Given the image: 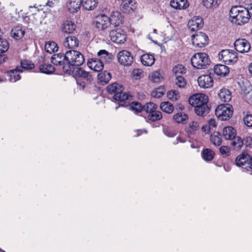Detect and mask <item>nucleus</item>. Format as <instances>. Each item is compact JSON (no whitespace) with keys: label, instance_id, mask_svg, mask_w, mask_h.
<instances>
[{"label":"nucleus","instance_id":"15","mask_svg":"<svg viewBox=\"0 0 252 252\" xmlns=\"http://www.w3.org/2000/svg\"><path fill=\"white\" fill-rule=\"evenodd\" d=\"M203 25L202 19L199 16H194L188 22V26L191 31H196L200 29Z\"/></svg>","mask_w":252,"mask_h":252},{"label":"nucleus","instance_id":"61","mask_svg":"<svg viewBox=\"0 0 252 252\" xmlns=\"http://www.w3.org/2000/svg\"><path fill=\"white\" fill-rule=\"evenodd\" d=\"M135 132L137 133V136H140L143 133H147V131L146 130H137Z\"/></svg>","mask_w":252,"mask_h":252},{"label":"nucleus","instance_id":"37","mask_svg":"<svg viewBox=\"0 0 252 252\" xmlns=\"http://www.w3.org/2000/svg\"><path fill=\"white\" fill-rule=\"evenodd\" d=\"M163 78L162 75L158 71L152 72L149 75V79L154 83H159Z\"/></svg>","mask_w":252,"mask_h":252},{"label":"nucleus","instance_id":"31","mask_svg":"<svg viewBox=\"0 0 252 252\" xmlns=\"http://www.w3.org/2000/svg\"><path fill=\"white\" fill-rule=\"evenodd\" d=\"M70 75H76L79 77L87 79V80H89L91 78L89 73L86 71L83 68L79 67V66L76 67L74 72Z\"/></svg>","mask_w":252,"mask_h":252},{"label":"nucleus","instance_id":"63","mask_svg":"<svg viewBox=\"0 0 252 252\" xmlns=\"http://www.w3.org/2000/svg\"><path fill=\"white\" fill-rule=\"evenodd\" d=\"M120 4L124 3L125 2L127 1L128 0H116Z\"/></svg>","mask_w":252,"mask_h":252},{"label":"nucleus","instance_id":"20","mask_svg":"<svg viewBox=\"0 0 252 252\" xmlns=\"http://www.w3.org/2000/svg\"><path fill=\"white\" fill-rule=\"evenodd\" d=\"M109 19L110 24L115 27L119 26L123 22V18L121 12L117 11L111 13Z\"/></svg>","mask_w":252,"mask_h":252},{"label":"nucleus","instance_id":"45","mask_svg":"<svg viewBox=\"0 0 252 252\" xmlns=\"http://www.w3.org/2000/svg\"><path fill=\"white\" fill-rule=\"evenodd\" d=\"M231 144L235 150H240L244 144V141L240 137H235Z\"/></svg>","mask_w":252,"mask_h":252},{"label":"nucleus","instance_id":"4","mask_svg":"<svg viewBox=\"0 0 252 252\" xmlns=\"http://www.w3.org/2000/svg\"><path fill=\"white\" fill-rule=\"evenodd\" d=\"M193 66L198 69L205 68L209 64L208 55L205 53H198L194 55L191 59Z\"/></svg>","mask_w":252,"mask_h":252},{"label":"nucleus","instance_id":"47","mask_svg":"<svg viewBox=\"0 0 252 252\" xmlns=\"http://www.w3.org/2000/svg\"><path fill=\"white\" fill-rule=\"evenodd\" d=\"M175 84L180 88H184L187 85L185 78L181 75H177L176 77Z\"/></svg>","mask_w":252,"mask_h":252},{"label":"nucleus","instance_id":"18","mask_svg":"<svg viewBox=\"0 0 252 252\" xmlns=\"http://www.w3.org/2000/svg\"><path fill=\"white\" fill-rule=\"evenodd\" d=\"M87 64L89 68L96 72L101 71L104 67L102 61L95 58L89 59Z\"/></svg>","mask_w":252,"mask_h":252},{"label":"nucleus","instance_id":"19","mask_svg":"<svg viewBox=\"0 0 252 252\" xmlns=\"http://www.w3.org/2000/svg\"><path fill=\"white\" fill-rule=\"evenodd\" d=\"M75 25L69 19L63 20L61 25V31L65 33H71L75 30Z\"/></svg>","mask_w":252,"mask_h":252},{"label":"nucleus","instance_id":"42","mask_svg":"<svg viewBox=\"0 0 252 252\" xmlns=\"http://www.w3.org/2000/svg\"><path fill=\"white\" fill-rule=\"evenodd\" d=\"M41 72L49 74H51L55 71V68L53 65L50 64H42L39 67Z\"/></svg>","mask_w":252,"mask_h":252},{"label":"nucleus","instance_id":"46","mask_svg":"<svg viewBox=\"0 0 252 252\" xmlns=\"http://www.w3.org/2000/svg\"><path fill=\"white\" fill-rule=\"evenodd\" d=\"M162 117V114L158 111H155L149 114L148 118L152 121H156L160 120Z\"/></svg>","mask_w":252,"mask_h":252},{"label":"nucleus","instance_id":"8","mask_svg":"<svg viewBox=\"0 0 252 252\" xmlns=\"http://www.w3.org/2000/svg\"><path fill=\"white\" fill-rule=\"evenodd\" d=\"M119 63L124 66H129L133 62V57L130 52L126 50L120 51L117 55Z\"/></svg>","mask_w":252,"mask_h":252},{"label":"nucleus","instance_id":"1","mask_svg":"<svg viewBox=\"0 0 252 252\" xmlns=\"http://www.w3.org/2000/svg\"><path fill=\"white\" fill-rule=\"evenodd\" d=\"M66 64L63 66V71L68 74L74 72L76 67L81 66L85 61L84 56L76 50H69L65 54Z\"/></svg>","mask_w":252,"mask_h":252},{"label":"nucleus","instance_id":"14","mask_svg":"<svg viewBox=\"0 0 252 252\" xmlns=\"http://www.w3.org/2000/svg\"><path fill=\"white\" fill-rule=\"evenodd\" d=\"M234 47L237 51L241 53H245L250 51L251 45L245 39H238L234 42Z\"/></svg>","mask_w":252,"mask_h":252},{"label":"nucleus","instance_id":"49","mask_svg":"<svg viewBox=\"0 0 252 252\" xmlns=\"http://www.w3.org/2000/svg\"><path fill=\"white\" fill-rule=\"evenodd\" d=\"M167 96L169 99L175 101L180 98V95L178 92L172 90L167 92Z\"/></svg>","mask_w":252,"mask_h":252},{"label":"nucleus","instance_id":"27","mask_svg":"<svg viewBox=\"0 0 252 252\" xmlns=\"http://www.w3.org/2000/svg\"><path fill=\"white\" fill-rule=\"evenodd\" d=\"M82 7L87 10H92L96 7L98 0H81Z\"/></svg>","mask_w":252,"mask_h":252},{"label":"nucleus","instance_id":"24","mask_svg":"<svg viewBox=\"0 0 252 252\" xmlns=\"http://www.w3.org/2000/svg\"><path fill=\"white\" fill-rule=\"evenodd\" d=\"M23 72V70L20 69V67H17L14 70H10L7 72V77L8 80L11 82H15L20 79V72Z\"/></svg>","mask_w":252,"mask_h":252},{"label":"nucleus","instance_id":"34","mask_svg":"<svg viewBox=\"0 0 252 252\" xmlns=\"http://www.w3.org/2000/svg\"><path fill=\"white\" fill-rule=\"evenodd\" d=\"M195 112L198 116H204L206 115L209 111V108L207 103L203 105L196 106L194 109Z\"/></svg>","mask_w":252,"mask_h":252},{"label":"nucleus","instance_id":"39","mask_svg":"<svg viewBox=\"0 0 252 252\" xmlns=\"http://www.w3.org/2000/svg\"><path fill=\"white\" fill-rule=\"evenodd\" d=\"M202 157L205 161H211L214 157V153L211 149H205L202 152Z\"/></svg>","mask_w":252,"mask_h":252},{"label":"nucleus","instance_id":"60","mask_svg":"<svg viewBox=\"0 0 252 252\" xmlns=\"http://www.w3.org/2000/svg\"><path fill=\"white\" fill-rule=\"evenodd\" d=\"M208 124L210 126L214 127H216L217 126L216 122L215 120H214L213 119H211L210 120H209L208 121Z\"/></svg>","mask_w":252,"mask_h":252},{"label":"nucleus","instance_id":"58","mask_svg":"<svg viewBox=\"0 0 252 252\" xmlns=\"http://www.w3.org/2000/svg\"><path fill=\"white\" fill-rule=\"evenodd\" d=\"M245 144L247 147H252V137L251 136L247 137L244 140Z\"/></svg>","mask_w":252,"mask_h":252},{"label":"nucleus","instance_id":"22","mask_svg":"<svg viewBox=\"0 0 252 252\" xmlns=\"http://www.w3.org/2000/svg\"><path fill=\"white\" fill-rule=\"evenodd\" d=\"M214 73L221 77L226 76L229 72V68L223 64H217L214 67Z\"/></svg>","mask_w":252,"mask_h":252},{"label":"nucleus","instance_id":"29","mask_svg":"<svg viewBox=\"0 0 252 252\" xmlns=\"http://www.w3.org/2000/svg\"><path fill=\"white\" fill-rule=\"evenodd\" d=\"M218 95L221 101L224 102H229L232 98L231 92L225 88L221 89Z\"/></svg>","mask_w":252,"mask_h":252},{"label":"nucleus","instance_id":"41","mask_svg":"<svg viewBox=\"0 0 252 252\" xmlns=\"http://www.w3.org/2000/svg\"><path fill=\"white\" fill-rule=\"evenodd\" d=\"M220 0H203V5L207 8L217 7L220 4Z\"/></svg>","mask_w":252,"mask_h":252},{"label":"nucleus","instance_id":"64","mask_svg":"<svg viewBox=\"0 0 252 252\" xmlns=\"http://www.w3.org/2000/svg\"><path fill=\"white\" fill-rule=\"evenodd\" d=\"M249 11L250 12V16H251V18L252 20V6L249 9Z\"/></svg>","mask_w":252,"mask_h":252},{"label":"nucleus","instance_id":"59","mask_svg":"<svg viewBox=\"0 0 252 252\" xmlns=\"http://www.w3.org/2000/svg\"><path fill=\"white\" fill-rule=\"evenodd\" d=\"M58 3V0H48L46 5L50 7H54Z\"/></svg>","mask_w":252,"mask_h":252},{"label":"nucleus","instance_id":"28","mask_svg":"<svg viewBox=\"0 0 252 252\" xmlns=\"http://www.w3.org/2000/svg\"><path fill=\"white\" fill-rule=\"evenodd\" d=\"M51 62L54 64L56 65H64V63H65V62H66L65 54H57L53 55L51 58Z\"/></svg>","mask_w":252,"mask_h":252},{"label":"nucleus","instance_id":"55","mask_svg":"<svg viewBox=\"0 0 252 252\" xmlns=\"http://www.w3.org/2000/svg\"><path fill=\"white\" fill-rule=\"evenodd\" d=\"M244 122L247 126H252V114L247 115L244 118Z\"/></svg>","mask_w":252,"mask_h":252},{"label":"nucleus","instance_id":"32","mask_svg":"<svg viewBox=\"0 0 252 252\" xmlns=\"http://www.w3.org/2000/svg\"><path fill=\"white\" fill-rule=\"evenodd\" d=\"M199 123L197 121H192L189 123L188 126L186 129V131L188 134L193 135L199 130Z\"/></svg>","mask_w":252,"mask_h":252},{"label":"nucleus","instance_id":"62","mask_svg":"<svg viewBox=\"0 0 252 252\" xmlns=\"http://www.w3.org/2000/svg\"><path fill=\"white\" fill-rule=\"evenodd\" d=\"M248 68L250 73L252 74V63L249 64Z\"/></svg>","mask_w":252,"mask_h":252},{"label":"nucleus","instance_id":"11","mask_svg":"<svg viewBox=\"0 0 252 252\" xmlns=\"http://www.w3.org/2000/svg\"><path fill=\"white\" fill-rule=\"evenodd\" d=\"M189 103L195 107L208 103V96L204 94H196L192 95L189 99Z\"/></svg>","mask_w":252,"mask_h":252},{"label":"nucleus","instance_id":"51","mask_svg":"<svg viewBox=\"0 0 252 252\" xmlns=\"http://www.w3.org/2000/svg\"><path fill=\"white\" fill-rule=\"evenodd\" d=\"M157 105L153 102H149L143 107V109L149 114L156 111L157 109Z\"/></svg>","mask_w":252,"mask_h":252},{"label":"nucleus","instance_id":"52","mask_svg":"<svg viewBox=\"0 0 252 252\" xmlns=\"http://www.w3.org/2000/svg\"><path fill=\"white\" fill-rule=\"evenodd\" d=\"M144 71L141 69L135 68L132 72V77L135 80H139L144 76Z\"/></svg>","mask_w":252,"mask_h":252},{"label":"nucleus","instance_id":"38","mask_svg":"<svg viewBox=\"0 0 252 252\" xmlns=\"http://www.w3.org/2000/svg\"><path fill=\"white\" fill-rule=\"evenodd\" d=\"M211 142L215 146H220L221 143V135L218 132H214L210 136Z\"/></svg>","mask_w":252,"mask_h":252},{"label":"nucleus","instance_id":"2","mask_svg":"<svg viewBox=\"0 0 252 252\" xmlns=\"http://www.w3.org/2000/svg\"><path fill=\"white\" fill-rule=\"evenodd\" d=\"M251 19L249 9L242 6H233L229 11V20L233 24L241 25Z\"/></svg>","mask_w":252,"mask_h":252},{"label":"nucleus","instance_id":"6","mask_svg":"<svg viewBox=\"0 0 252 252\" xmlns=\"http://www.w3.org/2000/svg\"><path fill=\"white\" fill-rule=\"evenodd\" d=\"M235 162L238 166L248 171H252V158L248 154L243 153L238 156Z\"/></svg>","mask_w":252,"mask_h":252},{"label":"nucleus","instance_id":"50","mask_svg":"<svg viewBox=\"0 0 252 252\" xmlns=\"http://www.w3.org/2000/svg\"><path fill=\"white\" fill-rule=\"evenodd\" d=\"M165 93V89L163 87H159L152 91V96L155 98H160Z\"/></svg>","mask_w":252,"mask_h":252},{"label":"nucleus","instance_id":"40","mask_svg":"<svg viewBox=\"0 0 252 252\" xmlns=\"http://www.w3.org/2000/svg\"><path fill=\"white\" fill-rule=\"evenodd\" d=\"M97 77L100 82L106 84L110 80L111 75L109 72L104 71L99 73Z\"/></svg>","mask_w":252,"mask_h":252},{"label":"nucleus","instance_id":"17","mask_svg":"<svg viewBox=\"0 0 252 252\" xmlns=\"http://www.w3.org/2000/svg\"><path fill=\"white\" fill-rule=\"evenodd\" d=\"M137 3L135 0H128L124 3L120 4V9L126 13H130L135 11Z\"/></svg>","mask_w":252,"mask_h":252},{"label":"nucleus","instance_id":"43","mask_svg":"<svg viewBox=\"0 0 252 252\" xmlns=\"http://www.w3.org/2000/svg\"><path fill=\"white\" fill-rule=\"evenodd\" d=\"M173 119L177 123H183L188 119V116L183 113H178L174 116Z\"/></svg>","mask_w":252,"mask_h":252},{"label":"nucleus","instance_id":"21","mask_svg":"<svg viewBox=\"0 0 252 252\" xmlns=\"http://www.w3.org/2000/svg\"><path fill=\"white\" fill-rule=\"evenodd\" d=\"M170 5L175 9H185L189 6V2L188 0H171Z\"/></svg>","mask_w":252,"mask_h":252},{"label":"nucleus","instance_id":"54","mask_svg":"<svg viewBox=\"0 0 252 252\" xmlns=\"http://www.w3.org/2000/svg\"><path fill=\"white\" fill-rule=\"evenodd\" d=\"M163 131L164 134L169 137H173L176 135V133L174 130L168 127H164Z\"/></svg>","mask_w":252,"mask_h":252},{"label":"nucleus","instance_id":"56","mask_svg":"<svg viewBox=\"0 0 252 252\" xmlns=\"http://www.w3.org/2000/svg\"><path fill=\"white\" fill-rule=\"evenodd\" d=\"M220 151L222 155H225L226 156L229 155V148L226 146H221L220 148Z\"/></svg>","mask_w":252,"mask_h":252},{"label":"nucleus","instance_id":"16","mask_svg":"<svg viewBox=\"0 0 252 252\" xmlns=\"http://www.w3.org/2000/svg\"><path fill=\"white\" fill-rule=\"evenodd\" d=\"M82 6L81 0H67L65 7L71 13L78 12Z\"/></svg>","mask_w":252,"mask_h":252},{"label":"nucleus","instance_id":"13","mask_svg":"<svg viewBox=\"0 0 252 252\" xmlns=\"http://www.w3.org/2000/svg\"><path fill=\"white\" fill-rule=\"evenodd\" d=\"M197 82L199 86L203 89L211 88L214 84L213 77L210 74L201 75L198 78Z\"/></svg>","mask_w":252,"mask_h":252},{"label":"nucleus","instance_id":"33","mask_svg":"<svg viewBox=\"0 0 252 252\" xmlns=\"http://www.w3.org/2000/svg\"><path fill=\"white\" fill-rule=\"evenodd\" d=\"M97 55L99 57V60L105 62H110L112 59V55L106 50H101L97 53Z\"/></svg>","mask_w":252,"mask_h":252},{"label":"nucleus","instance_id":"10","mask_svg":"<svg viewBox=\"0 0 252 252\" xmlns=\"http://www.w3.org/2000/svg\"><path fill=\"white\" fill-rule=\"evenodd\" d=\"M94 23L95 27L101 31L106 30L111 25L109 17L103 14L97 16Z\"/></svg>","mask_w":252,"mask_h":252},{"label":"nucleus","instance_id":"9","mask_svg":"<svg viewBox=\"0 0 252 252\" xmlns=\"http://www.w3.org/2000/svg\"><path fill=\"white\" fill-rule=\"evenodd\" d=\"M191 41L194 46L202 48L208 44V37L205 33L199 32L191 36Z\"/></svg>","mask_w":252,"mask_h":252},{"label":"nucleus","instance_id":"53","mask_svg":"<svg viewBox=\"0 0 252 252\" xmlns=\"http://www.w3.org/2000/svg\"><path fill=\"white\" fill-rule=\"evenodd\" d=\"M186 69L181 64H178L173 68V72L177 76L180 74L185 73Z\"/></svg>","mask_w":252,"mask_h":252},{"label":"nucleus","instance_id":"3","mask_svg":"<svg viewBox=\"0 0 252 252\" xmlns=\"http://www.w3.org/2000/svg\"><path fill=\"white\" fill-rule=\"evenodd\" d=\"M107 91L110 94H114L113 99L120 101V106H123V102L128 99L129 96L127 93L123 92V86L117 83L108 86Z\"/></svg>","mask_w":252,"mask_h":252},{"label":"nucleus","instance_id":"48","mask_svg":"<svg viewBox=\"0 0 252 252\" xmlns=\"http://www.w3.org/2000/svg\"><path fill=\"white\" fill-rule=\"evenodd\" d=\"M20 69H32L34 67V64L30 61L23 60L21 61Z\"/></svg>","mask_w":252,"mask_h":252},{"label":"nucleus","instance_id":"5","mask_svg":"<svg viewBox=\"0 0 252 252\" xmlns=\"http://www.w3.org/2000/svg\"><path fill=\"white\" fill-rule=\"evenodd\" d=\"M233 112L232 106L229 104L220 105L215 110L216 116L221 121H226L229 119L232 116Z\"/></svg>","mask_w":252,"mask_h":252},{"label":"nucleus","instance_id":"25","mask_svg":"<svg viewBox=\"0 0 252 252\" xmlns=\"http://www.w3.org/2000/svg\"><path fill=\"white\" fill-rule=\"evenodd\" d=\"M11 34L12 37L16 40L21 39L25 34V30L21 25L15 27L11 32Z\"/></svg>","mask_w":252,"mask_h":252},{"label":"nucleus","instance_id":"30","mask_svg":"<svg viewBox=\"0 0 252 252\" xmlns=\"http://www.w3.org/2000/svg\"><path fill=\"white\" fill-rule=\"evenodd\" d=\"M155 61L154 56L150 54H143L141 57V62L145 66L152 65Z\"/></svg>","mask_w":252,"mask_h":252},{"label":"nucleus","instance_id":"36","mask_svg":"<svg viewBox=\"0 0 252 252\" xmlns=\"http://www.w3.org/2000/svg\"><path fill=\"white\" fill-rule=\"evenodd\" d=\"M44 48L46 52L50 54L54 53L58 50L57 44L53 41H48L46 43Z\"/></svg>","mask_w":252,"mask_h":252},{"label":"nucleus","instance_id":"12","mask_svg":"<svg viewBox=\"0 0 252 252\" xmlns=\"http://www.w3.org/2000/svg\"><path fill=\"white\" fill-rule=\"evenodd\" d=\"M110 37L113 42L121 44L125 42L126 35L124 31L119 29L111 31L110 32Z\"/></svg>","mask_w":252,"mask_h":252},{"label":"nucleus","instance_id":"35","mask_svg":"<svg viewBox=\"0 0 252 252\" xmlns=\"http://www.w3.org/2000/svg\"><path fill=\"white\" fill-rule=\"evenodd\" d=\"M160 108L162 111L167 114L172 113L174 109L173 104L168 101L161 102L160 105Z\"/></svg>","mask_w":252,"mask_h":252},{"label":"nucleus","instance_id":"26","mask_svg":"<svg viewBox=\"0 0 252 252\" xmlns=\"http://www.w3.org/2000/svg\"><path fill=\"white\" fill-rule=\"evenodd\" d=\"M236 134V131L232 126H226L223 129L222 135L225 139H233L235 137Z\"/></svg>","mask_w":252,"mask_h":252},{"label":"nucleus","instance_id":"7","mask_svg":"<svg viewBox=\"0 0 252 252\" xmlns=\"http://www.w3.org/2000/svg\"><path fill=\"white\" fill-rule=\"evenodd\" d=\"M219 59L225 63L230 64L236 63L238 60L237 53L230 50H223L219 53Z\"/></svg>","mask_w":252,"mask_h":252},{"label":"nucleus","instance_id":"44","mask_svg":"<svg viewBox=\"0 0 252 252\" xmlns=\"http://www.w3.org/2000/svg\"><path fill=\"white\" fill-rule=\"evenodd\" d=\"M129 109L133 112L138 113L143 109V107L140 103L132 102L129 105Z\"/></svg>","mask_w":252,"mask_h":252},{"label":"nucleus","instance_id":"23","mask_svg":"<svg viewBox=\"0 0 252 252\" xmlns=\"http://www.w3.org/2000/svg\"><path fill=\"white\" fill-rule=\"evenodd\" d=\"M79 43L78 39L75 36H70L65 38L63 45L66 48H75L78 46Z\"/></svg>","mask_w":252,"mask_h":252},{"label":"nucleus","instance_id":"57","mask_svg":"<svg viewBox=\"0 0 252 252\" xmlns=\"http://www.w3.org/2000/svg\"><path fill=\"white\" fill-rule=\"evenodd\" d=\"M187 141L186 138L183 135H180L176 138V141L173 143L174 144H177L179 143H184Z\"/></svg>","mask_w":252,"mask_h":252}]
</instances>
